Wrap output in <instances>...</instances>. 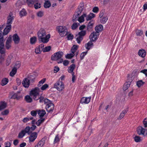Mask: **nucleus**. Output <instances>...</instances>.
<instances>
[{"label": "nucleus", "instance_id": "1", "mask_svg": "<svg viewBox=\"0 0 147 147\" xmlns=\"http://www.w3.org/2000/svg\"><path fill=\"white\" fill-rule=\"evenodd\" d=\"M63 55V53L62 52L59 51L54 53L51 57V59L53 61H57L58 63L63 62V59L61 58Z\"/></svg>", "mask_w": 147, "mask_h": 147}, {"label": "nucleus", "instance_id": "2", "mask_svg": "<svg viewBox=\"0 0 147 147\" xmlns=\"http://www.w3.org/2000/svg\"><path fill=\"white\" fill-rule=\"evenodd\" d=\"M44 102L46 105V109L47 111L49 113L52 112L54 109V104L48 99H45Z\"/></svg>", "mask_w": 147, "mask_h": 147}, {"label": "nucleus", "instance_id": "3", "mask_svg": "<svg viewBox=\"0 0 147 147\" xmlns=\"http://www.w3.org/2000/svg\"><path fill=\"white\" fill-rule=\"evenodd\" d=\"M57 29L61 37H63L67 35V30L66 27L63 26H58L57 27Z\"/></svg>", "mask_w": 147, "mask_h": 147}, {"label": "nucleus", "instance_id": "4", "mask_svg": "<svg viewBox=\"0 0 147 147\" xmlns=\"http://www.w3.org/2000/svg\"><path fill=\"white\" fill-rule=\"evenodd\" d=\"M40 92V89L38 87H36L30 91V96L32 97L34 100H37L38 99H36V98L39 96Z\"/></svg>", "mask_w": 147, "mask_h": 147}, {"label": "nucleus", "instance_id": "5", "mask_svg": "<svg viewBox=\"0 0 147 147\" xmlns=\"http://www.w3.org/2000/svg\"><path fill=\"white\" fill-rule=\"evenodd\" d=\"M86 34V31L82 30L79 32L78 34L76 35V39L77 42L78 44H80L83 39L84 37Z\"/></svg>", "mask_w": 147, "mask_h": 147}, {"label": "nucleus", "instance_id": "6", "mask_svg": "<svg viewBox=\"0 0 147 147\" xmlns=\"http://www.w3.org/2000/svg\"><path fill=\"white\" fill-rule=\"evenodd\" d=\"M54 87L58 91H61L64 89V84L62 81L59 80L55 84Z\"/></svg>", "mask_w": 147, "mask_h": 147}, {"label": "nucleus", "instance_id": "7", "mask_svg": "<svg viewBox=\"0 0 147 147\" xmlns=\"http://www.w3.org/2000/svg\"><path fill=\"white\" fill-rule=\"evenodd\" d=\"M137 133L139 135H142L144 136L147 135V131L142 126H139L138 127L137 130Z\"/></svg>", "mask_w": 147, "mask_h": 147}, {"label": "nucleus", "instance_id": "8", "mask_svg": "<svg viewBox=\"0 0 147 147\" xmlns=\"http://www.w3.org/2000/svg\"><path fill=\"white\" fill-rule=\"evenodd\" d=\"M38 136L37 133L36 132H34L31 133L28 137L29 142H33L36 138Z\"/></svg>", "mask_w": 147, "mask_h": 147}, {"label": "nucleus", "instance_id": "9", "mask_svg": "<svg viewBox=\"0 0 147 147\" xmlns=\"http://www.w3.org/2000/svg\"><path fill=\"white\" fill-rule=\"evenodd\" d=\"M50 36V35L49 34H48L45 36L42 37L38 39L39 41H41L43 43H46L49 41Z\"/></svg>", "mask_w": 147, "mask_h": 147}, {"label": "nucleus", "instance_id": "10", "mask_svg": "<svg viewBox=\"0 0 147 147\" xmlns=\"http://www.w3.org/2000/svg\"><path fill=\"white\" fill-rule=\"evenodd\" d=\"M98 35L99 34H98V32H95L92 33L89 37L90 40L93 41L96 40L98 38Z\"/></svg>", "mask_w": 147, "mask_h": 147}, {"label": "nucleus", "instance_id": "11", "mask_svg": "<svg viewBox=\"0 0 147 147\" xmlns=\"http://www.w3.org/2000/svg\"><path fill=\"white\" fill-rule=\"evenodd\" d=\"M91 97H83L81 98L80 102L82 104L88 103L90 101Z\"/></svg>", "mask_w": 147, "mask_h": 147}, {"label": "nucleus", "instance_id": "12", "mask_svg": "<svg viewBox=\"0 0 147 147\" xmlns=\"http://www.w3.org/2000/svg\"><path fill=\"white\" fill-rule=\"evenodd\" d=\"M46 140V138L45 137L42 138L39 141L34 147H42L45 143Z\"/></svg>", "mask_w": 147, "mask_h": 147}, {"label": "nucleus", "instance_id": "13", "mask_svg": "<svg viewBox=\"0 0 147 147\" xmlns=\"http://www.w3.org/2000/svg\"><path fill=\"white\" fill-rule=\"evenodd\" d=\"M38 39L46 35V32L43 28L40 29L38 32Z\"/></svg>", "mask_w": 147, "mask_h": 147}, {"label": "nucleus", "instance_id": "14", "mask_svg": "<svg viewBox=\"0 0 147 147\" xmlns=\"http://www.w3.org/2000/svg\"><path fill=\"white\" fill-rule=\"evenodd\" d=\"M14 17L12 16L10 14H9L7 18V21L6 24L7 26L11 27V24L12 23V21L14 19Z\"/></svg>", "mask_w": 147, "mask_h": 147}, {"label": "nucleus", "instance_id": "15", "mask_svg": "<svg viewBox=\"0 0 147 147\" xmlns=\"http://www.w3.org/2000/svg\"><path fill=\"white\" fill-rule=\"evenodd\" d=\"M23 86L25 88H28L30 85V81L27 78H25L22 82Z\"/></svg>", "mask_w": 147, "mask_h": 147}, {"label": "nucleus", "instance_id": "16", "mask_svg": "<svg viewBox=\"0 0 147 147\" xmlns=\"http://www.w3.org/2000/svg\"><path fill=\"white\" fill-rule=\"evenodd\" d=\"M11 37L9 36L7 40L6 43V47L7 49H9L11 47Z\"/></svg>", "mask_w": 147, "mask_h": 147}, {"label": "nucleus", "instance_id": "17", "mask_svg": "<svg viewBox=\"0 0 147 147\" xmlns=\"http://www.w3.org/2000/svg\"><path fill=\"white\" fill-rule=\"evenodd\" d=\"M76 65L74 64H72L68 68L67 71L69 73L74 74L73 71L75 69Z\"/></svg>", "mask_w": 147, "mask_h": 147}, {"label": "nucleus", "instance_id": "18", "mask_svg": "<svg viewBox=\"0 0 147 147\" xmlns=\"http://www.w3.org/2000/svg\"><path fill=\"white\" fill-rule=\"evenodd\" d=\"M128 111V108H127L125 109H124L122 111V112L120 114V115L118 118V119L120 120L121 119L123 118L125 115L126 113H127Z\"/></svg>", "mask_w": 147, "mask_h": 147}, {"label": "nucleus", "instance_id": "19", "mask_svg": "<svg viewBox=\"0 0 147 147\" xmlns=\"http://www.w3.org/2000/svg\"><path fill=\"white\" fill-rule=\"evenodd\" d=\"M13 40L16 44H18L19 42L20 38L19 36L17 34H16L13 35Z\"/></svg>", "mask_w": 147, "mask_h": 147}, {"label": "nucleus", "instance_id": "20", "mask_svg": "<svg viewBox=\"0 0 147 147\" xmlns=\"http://www.w3.org/2000/svg\"><path fill=\"white\" fill-rule=\"evenodd\" d=\"M139 55L142 57H144L146 54L145 51L143 49L140 50L138 52Z\"/></svg>", "mask_w": 147, "mask_h": 147}, {"label": "nucleus", "instance_id": "21", "mask_svg": "<svg viewBox=\"0 0 147 147\" xmlns=\"http://www.w3.org/2000/svg\"><path fill=\"white\" fill-rule=\"evenodd\" d=\"M95 29L96 32L98 34L99 32H101L103 29V27L102 25L100 24L96 26Z\"/></svg>", "mask_w": 147, "mask_h": 147}, {"label": "nucleus", "instance_id": "22", "mask_svg": "<svg viewBox=\"0 0 147 147\" xmlns=\"http://www.w3.org/2000/svg\"><path fill=\"white\" fill-rule=\"evenodd\" d=\"M7 106V103L5 101H1L0 102V111L5 109Z\"/></svg>", "mask_w": 147, "mask_h": 147}, {"label": "nucleus", "instance_id": "23", "mask_svg": "<svg viewBox=\"0 0 147 147\" xmlns=\"http://www.w3.org/2000/svg\"><path fill=\"white\" fill-rule=\"evenodd\" d=\"M11 27L6 25L5 28L3 30V34L4 35H6L9 32L11 28Z\"/></svg>", "mask_w": 147, "mask_h": 147}, {"label": "nucleus", "instance_id": "24", "mask_svg": "<svg viewBox=\"0 0 147 147\" xmlns=\"http://www.w3.org/2000/svg\"><path fill=\"white\" fill-rule=\"evenodd\" d=\"M4 47V43H0V53L1 55H5V52L3 48Z\"/></svg>", "mask_w": 147, "mask_h": 147}, {"label": "nucleus", "instance_id": "25", "mask_svg": "<svg viewBox=\"0 0 147 147\" xmlns=\"http://www.w3.org/2000/svg\"><path fill=\"white\" fill-rule=\"evenodd\" d=\"M93 45V43L91 41H90L88 43L85 45V47L87 49L89 50Z\"/></svg>", "mask_w": 147, "mask_h": 147}, {"label": "nucleus", "instance_id": "26", "mask_svg": "<svg viewBox=\"0 0 147 147\" xmlns=\"http://www.w3.org/2000/svg\"><path fill=\"white\" fill-rule=\"evenodd\" d=\"M24 132L26 134L27 133L28 134L30 135L32 133V131L30 130V128L29 126H26L24 130Z\"/></svg>", "mask_w": 147, "mask_h": 147}, {"label": "nucleus", "instance_id": "27", "mask_svg": "<svg viewBox=\"0 0 147 147\" xmlns=\"http://www.w3.org/2000/svg\"><path fill=\"white\" fill-rule=\"evenodd\" d=\"M29 6H31L35 3L37 2V0H26Z\"/></svg>", "mask_w": 147, "mask_h": 147}, {"label": "nucleus", "instance_id": "28", "mask_svg": "<svg viewBox=\"0 0 147 147\" xmlns=\"http://www.w3.org/2000/svg\"><path fill=\"white\" fill-rule=\"evenodd\" d=\"M86 16V13H84L80 17L78 18V21L80 22H83L84 21V18Z\"/></svg>", "mask_w": 147, "mask_h": 147}, {"label": "nucleus", "instance_id": "29", "mask_svg": "<svg viewBox=\"0 0 147 147\" xmlns=\"http://www.w3.org/2000/svg\"><path fill=\"white\" fill-rule=\"evenodd\" d=\"M130 84L129 82H126L124 84L123 86V91H125L130 86Z\"/></svg>", "mask_w": 147, "mask_h": 147}, {"label": "nucleus", "instance_id": "30", "mask_svg": "<svg viewBox=\"0 0 147 147\" xmlns=\"http://www.w3.org/2000/svg\"><path fill=\"white\" fill-rule=\"evenodd\" d=\"M38 114L40 117H42L44 116L46 113L45 110H42L41 111L39 110L38 111Z\"/></svg>", "mask_w": 147, "mask_h": 147}, {"label": "nucleus", "instance_id": "31", "mask_svg": "<svg viewBox=\"0 0 147 147\" xmlns=\"http://www.w3.org/2000/svg\"><path fill=\"white\" fill-rule=\"evenodd\" d=\"M45 120L44 118H40L36 122V124L37 126H39L41 124L44 122Z\"/></svg>", "mask_w": 147, "mask_h": 147}, {"label": "nucleus", "instance_id": "32", "mask_svg": "<svg viewBox=\"0 0 147 147\" xmlns=\"http://www.w3.org/2000/svg\"><path fill=\"white\" fill-rule=\"evenodd\" d=\"M78 47V45H73L71 49V53H74L75 52H76L77 51Z\"/></svg>", "mask_w": 147, "mask_h": 147}, {"label": "nucleus", "instance_id": "33", "mask_svg": "<svg viewBox=\"0 0 147 147\" xmlns=\"http://www.w3.org/2000/svg\"><path fill=\"white\" fill-rule=\"evenodd\" d=\"M27 12L26 10L24 9H22L20 11V17L25 16L26 15Z\"/></svg>", "mask_w": 147, "mask_h": 147}, {"label": "nucleus", "instance_id": "34", "mask_svg": "<svg viewBox=\"0 0 147 147\" xmlns=\"http://www.w3.org/2000/svg\"><path fill=\"white\" fill-rule=\"evenodd\" d=\"M83 8V5L82 4L81 6H79L78 8L77 12L76 13L80 15L82 12Z\"/></svg>", "mask_w": 147, "mask_h": 147}, {"label": "nucleus", "instance_id": "35", "mask_svg": "<svg viewBox=\"0 0 147 147\" xmlns=\"http://www.w3.org/2000/svg\"><path fill=\"white\" fill-rule=\"evenodd\" d=\"M12 58V56L11 55H9L8 56V58H7V59L6 60V64L7 66H8L9 65L11 62V59Z\"/></svg>", "mask_w": 147, "mask_h": 147}, {"label": "nucleus", "instance_id": "36", "mask_svg": "<svg viewBox=\"0 0 147 147\" xmlns=\"http://www.w3.org/2000/svg\"><path fill=\"white\" fill-rule=\"evenodd\" d=\"M33 119H34L33 117H28L24 118L22 120V121L24 123H26L30 120H32Z\"/></svg>", "mask_w": 147, "mask_h": 147}, {"label": "nucleus", "instance_id": "37", "mask_svg": "<svg viewBox=\"0 0 147 147\" xmlns=\"http://www.w3.org/2000/svg\"><path fill=\"white\" fill-rule=\"evenodd\" d=\"M8 82V80L6 78H4L3 79L1 83V84L2 86L6 85Z\"/></svg>", "mask_w": 147, "mask_h": 147}, {"label": "nucleus", "instance_id": "38", "mask_svg": "<svg viewBox=\"0 0 147 147\" xmlns=\"http://www.w3.org/2000/svg\"><path fill=\"white\" fill-rule=\"evenodd\" d=\"M51 5L50 2L48 1H46L44 4V6L45 8H48Z\"/></svg>", "mask_w": 147, "mask_h": 147}, {"label": "nucleus", "instance_id": "39", "mask_svg": "<svg viewBox=\"0 0 147 147\" xmlns=\"http://www.w3.org/2000/svg\"><path fill=\"white\" fill-rule=\"evenodd\" d=\"M3 34L2 31H0V43H4L3 38Z\"/></svg>", "mask_w": 147, "mask_h": 147}, {"label": "nucleus", "instance_id": "40", "mask_svg": "<svg viewBox=\"0 0 147 147\" xmlns=\"http://www.w3.org/2000/svg\"><path fill=\"white\" fill-rule=\"evenodd\" d=\"M144 83L145 82H143L142 80H140L137 82L136 84L137 86L140 87L142 86Z\"/></svg>", "mask_w": 147, "mask_h": 147}, {"label": "nucleus", "instance_id": "41", "mask_svg": "<svg viewBox=\"0 0 147 147\" xmlns=\"http://www.w3.org/2000/svg\"><path fill=\"white\" fill-rule=\"evenodd\" d=\"M25 99L28 102H31L32 101V99L28 95L26 96Z\"/></svg>", "mask_w": 147, "mask_h": 147}, {"label": "nucleus", "instance_id": "42", "mask_svg": "<svg viewBox=\"0 0 147 147\" xmlns=\"http://www.w3.org/2000/svg\"><path fill=\"white\" fill-rule=\"evenodd\" d=\"M17 70L15 68H13L10 73V75L11 76H13L17 72Z\"/></svg>", "mask_w": 147, "mask_h": 147}, {"label": "nucleus", "instance_id": "43", "mask_svg": "<svg viewBox=\"0 0 147 147\" xmlns=\"http://www.w3.org/2000/svg\"><path fill=\"white\" fill-rule=\"evenodd\" d=\"M60 140V138L59 137V135L58 134L57 135L54 140V144H55L59 142Z\"/></svg>", "mask_w": 147, "mask_h": 147}, {"label": "nucleus", "instance_id": "44", "mask_svg": "<svg viewBox=\"0 0 147 147\" xmlns=\"http://www.w3.org/2000/svg\"><path fill=\"white\" fill-rule=\"evenodd\" d=\"M80 15L78 14L75 13L73 16V20L75 21L78 20L79 18L78 16Z\"/></svg>", "mask_w": 147, "mask_h": 147}, {"label": "nucleus", "instance_id": "45", "mask_svg": "<svg viewBox=\"0 0 147 147\" xmlns=\"http://www.w3.org/2000/svg\"><path fill=\"white\" fill-rule=\"evenodd\" d=\"M93 23H91V22H90L88 24L87 26V29L88 30H91L93 27Z\"/></svg>", "mask_w": 147, "mask_h": 147}, {"label": "nucleus", "instance_id": "46", "mask_svg": "<svg viewBox=\"0 0 147 147\" xmlns=\"http://www.w3.org/2000/svg\"><path fill=\"white\" fill-rule=\"evenodd\" d=\"M25 134L24 132V131L22 130L19 133L18 135V137L19 138H21L25 136Z\"/></svg>", "mask_w": 147, "mask_h": 147}, {"label": "nucleus", "instance_id": "47", "mask_svg": "<svg viewBox=\"0 0 147 147\" xmlns=\"http://www.w3.org/2000/svg\"><path fill=\"white\" fill-rule=\"evenodd\" d=\"M75 55L74 53H72L70 54H67L65 56V57L67 59H71Z\"/></svg>", "mask_w": 147, "mask_h": 147}, {"label": "nucleus", "instance_id": "48", "mask_svg": "<svg viewBox=\"0 0 147 147\" xmlns=\"http://www.w3.org/2000/svg\"><path fill=\"white\" fill-rule=\"evenodd\" d=\"M30 40L31 44H34L36 41V38L35 37H32L30 38Z\"/></svg>", "mask_w": 147, "mask_h": 147}, {"label": "nucleus", "instance_id": "49", "mask_svg": "<svg viewBox=\"0 0 147 147\" xmlns=\"http://www.w3.org/2000/svg\"><path fill=\"white\" fill-rule=\"evenodd\" d=\"M20 63L19 61H17L15 65L13 68H15L16 69H17L20 67Z\"/></svg>", "mask_w": 147, "mask_h": 147}, {"label": "nucleus", "instance_id": "50", "mask_svg": "<svg viewBox=\"0 0 147 147\" xmlns=\"http://www.w3.org/2000/svg\"><path fill=\"white\" fill-rule=\"evenodd\" d=\"M51 46H48L45 47L44 49H43L42 50L43 52H48L51 50Z\"/></svg>", "mask_w": 147, "mask_h": 147}, {"label": "nucleus", "instance_id": "51", "mask_svg": "<svg viewBox=\"0 0 147 147\" xmlns=\"http://www.w3.org/2000/svg\"><path fill=\"white\" fill-rule=\"evenodd\" d=\"M108 18L107 17H105L102 18L100 20V22L102 24H105L107 21Z\"/></svg>", "mask_w": 147, "mask_h": 147}, {"label": "nucleus", "instance_id": "52", "mask_svg": "<svg viewBox=\"0 0 147 147\" xmlns=\"http://www.w3.org/2000/svg\"><path fill=\"white\" fill-rule=\"evenodd\" d=\"M136 34L138 36H141L143 34V31L140 30H137L136 31Z\"/></svg>", "mask_w": 147, "mask_h": 147}, {"label": "nucleus", "instance_id": "53", "mask_svg": "<svg viewBox=\"0 0 147 147\" xmlns=\"http://www.w3.org/2000/svg\"><path fill=\"white\" fill-rule=\"evenodd\" d=\"M46 79L45 78H44L39 81V84L38 85V87H40L44 83Z\"/></svg>", "mask_w": 147, "mask_h": 147}, {"label": "nucleus", "instance_id": "54", "mask_svg": "<svg viewBox=\"0 0 147 147\" xmlns=\"http://www.w3.org/2000/svg\"><path fill=\"white\" fill-rule=\"evenodd\" d=\"M134 139L135 141L137 142H140L141 140L140 137L138 136H135L134 138Z\"/></svg>", "mask_w": 147, "mask_h": 147}, {"label": "nucleus", "instance_id": "55", "mask_svg": "<svg viewBox=\"0 0 147 147\" xmlns=\"http://www.w3.org/2000/svg\"><path fill=\"white\" fill-rule=\"evenodd\" d=\"M78 24L76 23H73L71 26L72 29L73 30L76 29L78 27Z\"/></svg>", "mask_w": 147, "mask_h": 147}, {"label": "nucleus", "instance_id": "56", "mask_svg": "<svg viewBox=\"0 0 147 147\" xmlns=\"http://www.w3.org/2000/svg\"><path fill=\"white\" fill-rule=\"evenodd\" d=\"M30 79L29 80L30 81V82H34L35 78V76H34L33 75H31L30 76Z\"/></svg>", "mask_w": 147, "mask_h": 147}, {"label": "nucleus", "instance_id": "57", "mask_svg": "<svg viewBox=\"0 0 147 147\" xmlns=\"http://www.w3.org/2000/svg\"><path fill=\"white\" fill-rule=\"evenodd\" d=\"M5 55H1L0 57V63L2 64L4 60Z\"/></svg>", "mask_w": 147, "mask_h": 147}, {"label": "nucleus", "instance_id": "58", "mask_svg": "<svg viewBox=\"0 0 147 147\" xmlns=\"http://www.w3.org/2000/svg\"><path fill=\"white\" fill-rule=\"evenodd\" d=\"M35 3V4L34 5V7L35 8L37 9L38 8H40L41 7L40 3L37 2Z\"/></svg>", "mask_w": 147, "mask_h": 147}, {"label": "nucleus", "instance_id": "59", "mask_svg": "<svg viewBox=\"0 0 147 147\" xmlns=\"http://www.w3.org/2000/svg\"><path fill=\"white\" fill-rule=\"evenodd\" d=\"M17 94L16 93L11 94L9 96V97L10 98L16 99V98Z\"/></svg>", "mask_w": 147, "mask_h": 147}, {"label": "nucleus", "instance_id": "60", "mask_svg": "<svg viewBox=\"0 0 147 147\" xmlns=\"http://www.w3.org/2000/svg\"><path fill=\"white\" fill-rule=\"evenodd\" d=\"M48 86H49L47 84H45L41 87L40 88L42 90H44L48 88Z\"/></svg>", "mask_w": 147, "mask_h": 147}, {"label": "nucleus", "instance_id": "61", "mask_svg": "<svg viewBox=\"0 0 147 147\" xmlns=\"http://www.w3.org/2000/svg\"><path fill=\"white\" fill-rule=\"evenodd\" d=\"M37 112V111L33 110L31 111L30 114L32 116L35 117L36 116Z\"/></svg>", "mask_w": 147, "mask_h": 147}, {"label": "nucleus", "instance_id": "62", "mask_svg": "<svg viewBox=\"0 0 147 147\" xmlns=\"http://www.w3.org/2000/svg\"><path fill=\"white\" fill-rule=\"evenodd\" d=\"M36 99H38H38H39V102H44V100L45 99L42 96L39 97L38 96V98H36Z\"/></svg>", "mask_w": 147, "mask_h": 147}, {"label": "nucleus", "instance_id": "63", "mask_svg": "<svg viewBox=\"0 0 147 147\" xmlns=\"http://www.w3.org/2000/svg\"><path fill=\"white\" fill-rule=\"evenodd\" d=\"M144 127L147 128V118H145L143 121Z\"/></svg>", "mask_w": 147, "mask_h": 147}, {"label": "nucleus", "instance_id": "64", "mask_svg": "<svg viewBox=\"0 0 147 147\" xmlns=\"http://www.w3.org/2000/svg\"><path fill=\"white\" fill-rule=\"evenodd\" d=\"M9 113V111L8 110H5L4 111L1 112V114L2 115H7Z\"/></svg>", "mask_w": 147, "mask_h": 147}]
</instances>
